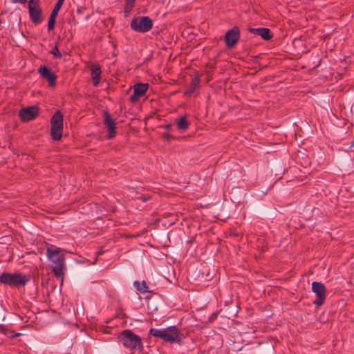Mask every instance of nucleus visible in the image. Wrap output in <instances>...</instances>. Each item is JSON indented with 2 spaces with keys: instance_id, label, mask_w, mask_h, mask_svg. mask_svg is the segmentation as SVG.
Segmentation results:
<instances>
[{
  "instance_id": "nucleus-1",
  "label": "nucleus",
  "mask_w": 354,
  "mask_h": 354,
  "mask_svg": "<svg viewBox=\"0 0 354 354\" xmlns=\"http://www.w3.org/2000/svg\"><path fill=\"white\" fill-rule=\"evenodd\" d=\"M149 335L159 337L166 342H176L178 344H182V339L180 337L182 334L175 326H169L162 330L151 328L149 331Z\"/></svg>"
},
{
  "instance_id": "nucleus-2",
  "label": "nucleus",
  "mask_w": 354,
  "mask_h": 354,
  "mask_svg": "<svg viewBox=\"0 0 354 354\" xmlns=\"http://www.w3.org/2000/svg\"><path fill=\"white\" fill-rule=\"evenodd\" d=\"M119 340L123 346L131 350H143V344L140 336L135 334L131 330H122L118 336Z\"/></svg>"
},
{
  "instance_id": "nucleus-3",
  "label": "nucleus",
  "mask_w": 354,
  "mask_h": 354,
  "mask_svg": "<svg viewBox=\"0 0 354 354\" xmlns=\"http://www.w3.org/2000/svg\"><path fill=\"white\" fill-rule=\"evenodd\" d=\"M29 280L30 278L28 276L21 273L3 272L0 274V283L17 288L24 286Z\"/></svg>"
},
{
  "instance_id": "nucleus-4",
  "label": "nucleus",
  "mask_w": 354,
  "mask_h": 354,
  "mask_svg": "<svg viewBox=\"0 0 354 354\" xmlns=\"http://www.w3.org/2000/svg\"><path fill=\"white\" fill-rule=\"evenodd\" d=\"M153 27V21L148 16L137 17L132 19L131 28L138 32H146Z\"/></svg>"
},
{
  "instance_id": "nucleus-5",
  "label": "nucleus",
  "mask_w": 354,
  "mask_h": 354,
  "mask_svg": "<svg viewBox=\"0 0 354 354\" xmlns=\"http://www.w3.org/2000/svg\"><path fill=\"white\" fill-rule=\"evenodd\" d=\"M28 8L29 17L32 24L35 26L40 24L43 21V17L39 0H29Z\"/></svg>"
},
{
  "instance_id": "nucleus-6",
  "label": "nucleus",
  "mask_w": 354,
  "mask_h": 354,
  "mask_svg": "<svg viewBox=\"0 0 354 354\" xmlns=\"http://www.w3.org/2000/svg\"><path fill=\"white\" fill-rule=\"evenodd\" d=\"M312 291L317 296V299L313 301V304L317 306H322L326 297V288L324 284L322 282H313Z\"/></svg>"
},
{
  "instance_id": "nucleus-7",
  "label": "nucleus",
  "mask_w": 354,
  "mask_h": 354,
  "mask_svg": "<svg viewBox=\"0 0 354 354\" xmlns=\"http://www.w3.org/2000/svg\"><path fill=\"white\" fill-rule=\"evenodd\" d=\"M39 115V107L31 106L20 109L19 116L21 121L28 122L36 118Z\"/></svg>"
},
{
  "instance_id": "nucleus-8",
  "label": "nucleus",
  "mask_w": 354,
  "mask_h": 354,
  "mask_svg": "<svg viewBox=\"0 0 354 354\" xmlns=\"http://www.w3.org/2000/svg\"><path fill=\"white\" fill-rule=\"evenodd\" d=\"M240 38V30L238 26H234L227 31L225 35L226 46L229 48L234 47Z\"/></svg>"
},
{
  "instance_id": "nucleus-9",
  "label": "nucleus",
  "mask_w": 354,
  "mask_h": 354,
  "mask_svg": "<svg viewBox=\"0 0 354 354\" xmlns=\"http://www.w3.org/2000/svg\"><path fill=\"white\" fill-rule=\"evenodd\" d=\"M53 261L52 271L57 278H62L64 277V269L65 268V258L64 256H59Z\"/></svg>"
},
{
  "instance_id": "nucleus-10",
  "label": "nucleus",
  "mask_w": 354,
  "mask_h": 354,
  "mask_svg": "<svg viewBox=\"0 0 354 354\" xmlns=\"http://www.w3.org/2000/svg\"><path fill=\"white\" fill-rule=\"evenodd\" d=\"M38 73L48 81L50 86L54 87L55 86L57 76L46 66H41L38 69Z\"/></svg>"
},
{
  "instance_id": "nucleus-11",
  "label": "nucleus",
  "mask_w": 354,
  "mask_h": 354,
  "mask_svg": "<svg viewBox=\"0 0 354 354\" xmlns=\"http://www.w3.org/2000/svg\"><path fill=\"white\" fill-rule=\"evenodd\" d=\"M104 124L108 129V138L111 139L116 135L115 122L107 111L104 112Z\"/></svg>"
},
{
  "instance_id": "nucleus-12",
  "label": "nucleus",
  "mask_w": 354,
  "mask_h": 354,
  "mask_svg": "<svg viewBox=\"0 0 354 354\" xmlns=\"http://www.w3.org/2000/svg\"><path fill=\"white\" fill-rule=\"evenodd\" d=\"M149 88V84L138 83L133 86V93L131 95L130 100L131 102H137L139 98L145 95Z\"/></svg>"
},
{
  "instance_id": "nucleus-13",
  "label": "nucleus",
  "mask_w": 354,
  "mask_h": 354,
  "mask_svg": "<svg viewBox=\"0 0 354 354\" xmlns=\"http://www.w3.org/2000/svg\"><path fill=\"white\" fill-rule=\"evenodd\" d=\"M248 30L251 33L259 35L266 41H268L273 37V34L271 32L270 30L267 28H250Z\"/></svg>"
},
{
  "instance_id": "nucleus-14",
  "label": "nucleus",
  "mask_w": 354,
  "mask_h": 354,
  "mask_svg": "<svg viewBox=\"0 0 354 354\" xmlns=\"http://www.w3.org/2000/svg\"><path fill=\"white\" fill-rule=\"evenodd\" d=\"M102 71L100 64H93L91 66V77L93 81V85L97 86L101 77Z\"/></svg>"
},
{
  "instance_id": "nucleus-15",
  "label": "nucleus",
  "mask_w": 354,
  "mask_h": 354,
  "mask_svg": "<svg viewBox=\"0 0 354 354\" xmlns=\"http://www.w3.org/2000/svg\"><path fill=\"white\" fill-rule=\"evenodd\" d=\"M200 78L198 76H195L192 79L190 84L188 85L187 89L185 91V95H191L200 84Z\"/></svg>"
},
{
  "instance_id": "nucleus-16",
  "label": "nucleus",
  "mask_w": 354,
  "mask_h": 354,
  "mask_svg": "<svg viewBox=\"0 0 354 354\" xmlns=\"http://www.w3.org/2000/svg\"><path fill=\"white\" fill-rule=\"evenodd\" d=\"M63 114L62 113L57 110L50 120V124L51 127H58V126H63Z\"/></svg>"
},
{
  "instance_id": "nucleus-17",
  "label": "nucleus",
  "mask_w": 354,
  "mask_h": 354,
  "mask_svg": "<svg viewBox=\"0 0 354 354\" xmlns=\"http://www.w3.org/2000/svg\"><path fill=\"white\" fill-rule=\"evenodd\" d=\"M61 250L60 248L51 245L46 250V254L49 260H54L57 258L59 255Z\"/></svg>"
},
{
  "instance_id": "nucleus-18",
  "label": "nucleus",
  "mask_w": 354,
  "mask_h": 354,
  "mask_svg": "<svg viewBox=\"0 0 354 354\" xmlns=\"http://www.w3.org/2000/svg\"><path fill=\"white\" fill-rule=\"evenodd\" d=\"M63 126L51 127L50 136L54 140L59 141L62 137Z\"/></svg>"
},
{
  "instance_id": "nucleus-19",
  "label": "nucleus",
  "mask_w": 354,
  "mask_h": 354,
  "mask_svg": "<svg viewBox=\"0 0 354 354\" xmlns=\"http://www.w3.org/2000/svg\"><path fill=\"white\" fill-rule=\"evenodd\" d=\"M176 123L178 129L180 132H185L189 127V123L187 121L186 115L181 116L177 120Z\"/></svg>"
},
{
  "instance_id": "nucleus-20",
  "label": "nucleus",
  "mask_w": 354,
  "mask_h": 354,
  "mask_svg": "<svg viewBox=\"0 0 354 354\" xmlns=\"http://www.w3.org/2000/svg\"><path fill=\"white\" fill-rule=\"evenodd\" d=\"M133 286L139 292L142 293H146L149 292L148 286H147L145 281H142V283L138 281H135L133 282Z\"/></svg>"
},
{
  "instance_id": "nucleus-21",
  "label": "nucleus",
  "mask_w": 354,
  "mask_h": 354,
  "mask_svg": "<svg viewBox=\"0 0 354 354\" xmlns=\"http://www.w3.org/2000/svg\"><path fill=\"white\" fill-rule=\"evenodd\" d=\"M57 17V15H55L54 12H50L48 22V30L49 32L52 31L55 28Z\"/></svg>"
},
{
  "instance_id": "nucleus-22",
  "label": "nucleus",
  "mask_w": 354,
  "mask_h": 354,
  "mask_svg": "<svg viewBox=\"0 0 354 354\" xmlns=\"http://www.w3.org/2000/svg\"><path fill=\"white\" fill-rule=\"evenodd\" d=\"M64 1V0H58L51 12H54L55 15H57L59 10L63 5Z\"/></svg>"
},
{
  "instance_id": "nucleus-23",
  "label": "nucleus",
  "mask_w": 354,
  "mask_h": 354,
  "mask_svg": "<svg viewBox=\"0 0 354 354\" xmlns=\"http://www.w3.org/2000/svg\"><path fill=\"white\" fill-rule=\"evenodd\" d=\"M50 53H51L52 55H53L55 57H56L57 58H61L62 56V55L59 52V50L57 45L51 49V50L50 51Z\"/></svg>"
},
{
  "instance_id": "nucleus-24",
  "label": "nucleus",
  "mask_w": 354,
  "mask_h": 354,
  "mask_svg": "<svg viewBox=\"0 0 354 354\" xmlns=\"http://www.w3.org/2000/svg\"><path fill=\"white\" fill-rule=\"evenodd\" d=\"M136 0H126V6H125V8L126 9H131L133 6V3H134V1Z\"/></svg>"
},
{
  "instance_id": "nucleus-25",
  "label": "nucleus",
  "mask_w": 354,
  "mask_h": 354,
  "mask_svg": "<svg viewBox=\"0 0 354 354\" xmlns=\"http://www.w3.org/2000/svg\"><path fill=\"white\" fill-rule=\"evenodd\" d=\"M162 138L167 140V141H169L170 139H171L173 138V136L169 133H164L163 135H162Z\"/></svg>"
},
{
  "instance_id": "nucleus-26",
  "label": "nucleus",
  "mask_w": 354,
  "mask_h": 354,
  "mask_svg": "<svg viewBox=\"0 0 354 354\" xmlns=\"http://www.w3.org/2000/svg\"><path fill=\"white\" fill-rule=\"evenodd\" d=\"M10 1L14 3H19L21 4H24L27 2V0H10Z\"/></svg>"
},
{
  "instance_id": "nucleus-27",
  "label": "nucleus",
  "mask_w": 354,
  "mask_h": 354,
  "mask_svg": "<svg viewBox=\"0 0 354 354\" xmlns=\"http://www.w3.org/2000/svg\"><path fill=\"white\" fill-rule=\"evenodd\" d=\"M0 331L2 332L5 335H8L5 326L3 325H0Z\"/></svg>"
},
{
  "instance_id": "nucleus-28",
  "label": "nucleus",
  "mask_w": 354,
  "mask_h": 354,
  "mask_svg": "<svg viewBox=\"0 0 354 354\" xmlns=\"http://www.w3.org/2000/svg\"><path fill=\"white\" fill-rule=\"evenodd\" d=\"M21 334L20 333H15V334H12L10 335L11 337H18Z\"/></svg>"
},
{
  "instance_id": "nucleus-29",
  "label": "nucleus",
  "mask_w": 354,
  "mask_h": 354,
  "mask_svg": "<svg viewBox=\"0 0 354 354\" xmlns=\"http://www.w3.org/2000/svg\"><path fill=\"white\" fill-rule=\"evenodd\" d=\"M171 127V124H167L165 126V128L169 130V129H170Z\"/></svg>"
},
{
  "instance_id": "nucleus-30",
  "label": "nucleus",
  "mask_w": 354,
  "mask_h": 354,
  "mask_svg": "<svg viewBox=\"0 0 354 354\" xmlns=\"http://www.w3.org/2000/svg\"><path fill=\"white\" fill-rule=\"evenodd\" d=\"M350 148L351 149H354V141L351 142Z\"/></svg>"
},
{
  "instance_id": "nucleus-31",
  "label": "nucleus",
  "mask_w": 354,
  "mask_h": 354,
  "mask_svg": "<svg viewBox=\"0 0 354 354\" xmlns=\"http://www.w3.org/2000/svg\"><path fill=\"white\" fill-rule=\"evenodd\" d=\"M102 252H103L102 251L98 252L97 253V255H100V254H102Z\"/></svg>"
},
{
  "instance_id": "nucleus-32",
  "label": "nucleus",
  "mask_w": 354,
  "mask_h": 354,
  "mask_svg": "<svg viewBox=\"0 0 354 354\" xmlns=\"http://www.w3.org/2000/svg\"><path fill=\"white\" fill-rule=\"evenodd\" d=\"M140 199H144V200H146V199H149L148 197H144V198H140Z\"/></svg>"
}]
</instances>
